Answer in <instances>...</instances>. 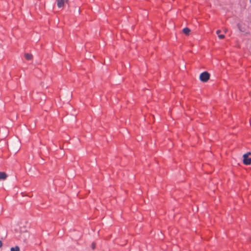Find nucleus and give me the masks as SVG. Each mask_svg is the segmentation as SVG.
<instances>
[{
    "label": "nucleus",
    "instance_id": "3",
    "mask_svg": "<svg viewBox=\"0 0 251 251\" xmlns=\"http://www.w3.org/2000/svg\"><path fill=\"white\" fill-rule=\"evenodd\" d=\"M7 177V174L4 172H0V180H4Z\"/></svg>",
    "mask_w": 251,
    "mask_h": 251
},
{
    "label": "nucleus",
    "instance_id": "4",
    "mask_svg": "<svg viewBox=\"0 0 251 251\" xmlns=\"http://www.w3.org/2000/svg\"><path fill=\"white\" fill-rule=\"evenodd\" d=\"M65 2L63 1V0H57V6L59 8H61L64 6Z\"/></svg>",
    "mask_w": 251,
    "mask_h": 251
},
{
    "label": "nucleus",
    "instance_id": "11",
    "mask_svg": "<svg viewBox=\"0 0 251 251\" xmlns=\"http://www.w3.org/2000/svg\"><path fill=\"white\" fill-rule=\"evenodd\" d=\"M251 154V152H248L246 153H245L244 154H246L247 155V156H248L249 155Z\"/></svg>",
    "mask_w": 251,
    "mask_h": 251
},
{
    "label": "nucleus",
    "instance_id": "8",
    "mask_svg": "<svg viewBox=\"0 0 251 251\" xmlns=\"http://www.w3.org/2000/svg\"><path fill=\"white\" fill-rule=\"evenodd\" d=\"M25 58L28 60H30L32 58V55L30 53H25Z\"/></svg>",
    "mask_w": 251,
    "mask_h": 251
},
{
    "label": "nucleus",
    "instance_id": "7",
    "mask_svg": "<svg viewBox=\"0 0 251 251\" xmlns=\"http://www.w3.org/2000/svg\"><path fill=\"white\" fill-rule=\"evenodd\" d=\"M237 26V27L240 31H241L242 32H245V28L242 27V25H241L240 24H238Z\"/></svg>",
    "mask_w": 251,
    "mask_h": 251
},
{
    "label": "nucleus",
    "instance_id": "14",
    "mask_svg": "<svg viewBox=\"0 0 251 251\" xmlns=\"http://www.w3.org/2000/svg\"><path fill=\"white\" fill-rule=\"evenodd\" d=\"M221 32V31L220 30H218L217 31H216V33L217 34H218L219 33H220Z\"/></svg>",
    "mask_w": 251,
    "mask_h": 251
},
{
    "label": "nucleus",
    "instance_id": "13",
    "mask_svg": "<svg viewBox=\"0 0 251 251\" xmlns=\"http://www.w3.org/2000/svg\"><path fill=\"white\" fill-rule=\"evenodd\" d=\"M68 0H63V1L64 2H65H65H66V3H67V2H68Z\"/></svg>",
    "mask_w": 251,
    "mask_h": 251
},
{
    "label": "nucleus",
    "instance_id": "9",
    "mask_svg": "<svg viewBox=\"0 0 251 251\" xmlns=\"http://www.w3.org/2000/svg\"><path fill=\"white\" fill-rule=\"evenodd\" d=\"M218 37L220 39H223L225 38V35L224 34H220L218 35Z\"/></svg>",
    "mask_w": 251,
    "mask_h": 251
},
{
    "label": "nucleus",
    "instance_id": "6",
    "mask_svg": "<svg viewBox=\"0 0 251 251\" xmlns=\"http://www.w3.org/2000/svg\"><path fill=\"white\" fill-rule=\"evenodd\" d=\"M10 251H20V249L18 246H16L11 247L10 249Z\"/></svg>",
    "mask_w": 251,
    "mask_h": 251
},
{
    "label": "nucleus",
    "instance_id": "2",
    "mask_svg": "<svg viewBox=\"0 0 251 251\" xmlns=\"http://www.w3.org/2000/svg\"><path fill=\"white\" fill-rule=\"evenodd\" d=\"M243 162L245 165H250L251 164V158L249 157V156H247L246 154H243Z\"/></svg>",
    "mask_w": 251,
    "mask_h": 251
},
{
    "label": "nucleus",
    "instance_id": "5",
    "mask_svg": "<svg viewBox=\"0 0 251 251\" xmlns=\"http://www.w3.org/2000/svg\"><path fill=\"white\" fill-rule=\"evenodd\" d=\"M183 32L185 34V35H189V34L190 33V29L189 28L187 27H184L183 29Z\"/></svg>",
    "mask_w": 251,
    "mask_h": 251
},
{
    "label": "nucleus",
    "instance_id": "15",
    "mask_svg": "<svg viewBox=\"0 0 251 251\" xmlns=\"http://www.w3.org/2000/svg\"><path fill=\"white\" fill-rule=\"evenodd\" d=\"M250 2L251 3V0H250Z\"/></svg>",
    "mask_w": 251,
    "mask_h": 251
},
{
    "label": "nucleus",
    "instance_id": "1",
    "mask_svg": "<svg viewBox=\"0 0 251 251\" xmlns=\"http://www.w3.org/2000/svg\"><path fill=\"white\" fill-rule=\"evenodd\" d=\"M210 78V74L207 71H204L200 74V80L202 82H206Z\"/></svg>",
    "mask_w": 251,
    "mask_h": 251
},
{
    "label": "nucleus",
    "instance_id": "12",
    "mask_svg": "<svg viewBox=\"0 0 251 251\" xmlns=\"http://www.w3.org/2000/svg\"><path fill=\"white\" fill-rule=\"evenodd\" d=\"M2 246V242L1 240H0V248H1Z\"/></svg>",
    "mask_w": 251,
    "mask_h": 251
},
{
    "label": "nucleus",
    "instance_id": "10",
    "mask_svg": "<svg viewBox=\"0 0 251 251\" xmlns=\"http://www.w3.org/2000/svg\"><path fill=\"white\" fill-rule=\"evenodd\" d=\"M91 248L93 250H94L96 248V245L94 242L91 244Z\"/></svg>",
    "mask_w": 251,
    "mask_h": 251
}]
</instances>
